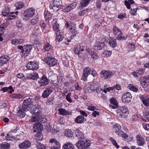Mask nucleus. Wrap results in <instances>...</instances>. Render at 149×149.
<instances>
[{
  "label": "nucleus",
  "mask_w": 149,
  "mask_h": 149,
  "mask_svg": "<svg viewBox=\"0 0 149 149\" xmlns=\"http://www.w3.org/2000/svg\"><path fill=\"white\" fill-rule=\"evenodd\" d=\"M90 145V141L85 139L79 140L75 144V146L79 149H88Z\"/></svg>",
  "instance_id": "f257e3e1"
},
{
  "label": "nucleus",
  "mask_w": 149,
  "mask_h": 149,
  "mask_svg": "<svg viewBox=\"0 0 149 149\" xmlns=\"http://www.w3.org/2000/svg\"><path fill=\"white\" fill-rule=\"evenodd\" d=\"M128 109L125 106L120 107L117 110V116L120 118H125L129 114Z\"/></svg>",
  "instance_id": "f03ea898"
},
{
  "label": "nucleus",
  "mask_w": 149,
  "mask_h": 149,
  "mask_svg": "<svg viewBox=\"0 0 149 149\" xmlns=\"http://www.w3.org/2000/svg\"><path fill=\"white\" fill-rule=\"evenodd\" d=\"M121 127L119 124H116L113 126V131H114L119 136L125 139L128 137L127 134L120 130Z\"/></svg>",
  "instance_id": "7ed1b4c3"
},
{
  "label": "nucleus",
  "mask_w": 149,
  "mask_h": 149,
  "mask_svg": "<svg viewBox=\"0 0 149 149\" xmlns=\"http://www.w3.org/2000/svg\"><path fill=\"white\" fill-rule=\"evenodd\" d=\"M50 53H47V56L45 59L44 61L49 65H54L57 63V60L54 58L50 56Z\"/></svg>",
  "instance_id": "20e7f679"
},
{
  "label": "nucleus",
  "mask_w": 149,
  "mask_h": 149,
  "mask_svg": "<svg viewBox=\"0 0 149 149\" xmlns=\"http://www.w3.org/2000/svg\"><path fill=\"white\" fill-rule=\"evenodd\" d=\"M24 47L23 51H22L20 52V55L21 56L25 58L29 54L32 47L31 45H24Z\"/></svg>",
  "instance_id": "39448f33"
},
{
  "label": "nucleus",
  "mask_w": 149,
  "mask_h": 149,
  "mask_svg": "<svg viewBox=\"0 0 149 149\" xmlns=\"http://www.w3.org/2000/svg\"><path fill=\"white\" fill-rule=\"evenodd\" d=\"M113 72L109 70H102L100 73L101 77L104 79H109L113 76Z\"/></svg>",
  "instance_id": "423d86ee"
},
{
  "label": "nucleus",
  "mask_w": 149,
  "mask_h": 149,
  "mask_svg": "<svg viewBox=\"0 0 149 149\" xmlns=\"http://www.w3.org/2000/svg\"><path fill=\"white\" fill-rule=\"evenodd\" d=\"M33 116L31 118V121L34 122H36L38 118H40V113L38 107H35L33 110Z\"/></svg>",
  "instance_id": "0eeeda50"
},
{
  "label": "nucleus",
  "mask_w": 149,
  "mask_h": 149,
  "mask_svg": "<svg viewBox=\"0 0 149 149\" xmlns=\"http://www.w3.org/2000/svg\"><path fill=\"white\" fill-rule=\"evenodd\" d=\"M106 39H103L100 41H96L94 46L95 50H100L102 49L105 46V40Z\"/></svg>",
  "instance_id": "6e6552de"
},
{
  "label": "nucleus",
  "mask_w": 149,
  "mask_h": 149,
  "mask_svg": "<svg viewBox=\"0 0 149 149\" xmlns=\"http://www.w3.org/2000/svg\"><path fill=\"white\" fill-rule=\"evenodd\" d=\"M33 105V101L31 99L29 98L25 100L23 102L22 108L26 111L29 110V108Z\"/></svg>",
  "instance_id": "1a4fd4ad"
},
{
  "label": "nucleus",
  "mask_w": 149,
  "mask_h": 149,
  "mask_svg": "<svg viewBox=\"0 0 149 149\" xmlns=\"http://www.w3.org/2000/svg\"><path fill=\"white\" fill-rule=\"evenodd\" d=\"M91 71V68L89 67H85L84 69L83 74L82 75L81 80L84 81L87 80V78L88 75L90 74Z\"/></svg>",
  "instance_id": "9d476101"
},
{
  "label": "nucleus",
  "mask_w": 149,
  "mask_h": 149,
  "mask_svg": "<svg viewBox=\"0 0 149 149\" xmlns=\"http://www.w3.org/2000/svg\"><path fill=\"white\" fill-rule=\"evenodd\" d=\"M62 3L61 0H54L53 2V9L55 11H58L61 7Z\"/></svg>",
  "instance_id": "9b49d317"
},
{
  "label": "nucleus",
  "mask_w": 149,
  "mask_h": 149,
  "mask_svg": "<svg viewBox=\"0 0 149 149\" xmlns=\"http://www.w3.org/2000/svg\"><path fill=\"white\" fill-rule=\"evenodd\" d=\"M26 67L28 69L35 70L38 68V65L36 62L31 61L28 63Z\"/></svg>",
  "instance_id": "f8f14e48"
},
{
  "label": "nucleus",
  "mask_w": 149,
  "mask_h": 149,
  "mask_svg": "<svg viewBox=\"0 0 149 149\" xmlns=\"http://www.w3.org/2000/svg\"><path fill=\"white\" fill-rule=\"evenodd\" d=\"M136 143L139 146H142L145 143V140L140 134H138L136 136Z\"/></svg>",
  "instance_id": "ddd939ff"
},
{
  "label": "nucleus",
  "mask_w": 149,
  "mask_h": 149,
  "mask_svg": "<svg viewBox=\"0 0 149 149\" xmlns=\"http://www.w3.org/2000/svg\"><path fill=\"white\" fill-rule=\"evenodd\" d=\"M35 10L33 8H29L26 10L24 13V15L25 17H31L35 14Z\"/></svg>",
  "instance_id": "4468645a"
},
{
  "label": "nucleus",
  "mask_w": 149,
  "mask_h": 149,
  "mask_svg": "<svg viewBox=\"0 0 149 149\" xmlns=\"http://www.w3.org/2000/svg\"><path fill=\"white\" fill-rule=\"evenodd\" d=\"M75 137L79 140H81L85 138L84 136L83 132L79 130H76L74 131Z\"/></svg>",
  "instance_id": "2eb2a0df"
},
{
  "label": "nucleus",
  "mask_w": 149,
  "mask_h": 149,
  "mask_svg": "<svg viewBox=\"0 0 149 149\" xmlns=\"http://www.w3.org/2000/svg\"><path fill=\"white\" fill-rule=\"evenodd\" d=\"M140 97L143 104L146 107H148L149 106V98L144 94L141 95Z\"/></svg>",
  "instance_id": "dca6fc26"
},
{
  "label": "nucleus",
  "mask_w": 149,
  "mask_h": 149,
  "mask_svg": "<svg viewBox=\"0 0 149 149\" xmlns=\"http://www.w3.org/2000/svg\"><path fill=\"white\" fill-rule=\"evenodd\" d=\"M132 96L129 92L125 93L123 95L122 99L123 101L125 102H129L131 101Z\"/></svg>",
  "instance_id": "f3484780"
},
{
  "label": "nucleus",
  "mask_w": 149,
  "mask_h": 149,
  "mask_svg": "<svg viewBox=\"0 0 149 149\" xmlns=\"http://www.w3.org/2000/svg\"><path fill=\"white\" fill-rule=\"evenodd\" d=\"M110 102L111 104L110 105V107L111 108L113 109H115L118 108V104L115 98L112 97L110 98Z\"/></svg>",
  "instance_id": "a211bd4d"
},
{
  "label": "nucleus",
  "mask_w": 149,
  "mask_h": 149,
  "mask_svg": "<svg viewBox=\"0 0 149 149\" xmlns=\"http://www.w3.org/2000/svg\"><path fill=\"white\" fill-rule=\"evenodd\" d=\"M30 146V142L29 141L26 140L23 143H20L19 147L20 148L24 149L29 148Z\"/></svg>",
  "instance_id": "6ab92c4d"
},
{
  "label": "nucleus",
  "mask_w": 149,
  "mask_h": 149,
  "mask_svg": "<svg viewBox=\"0 0 149 149\" xmlns=\"http://www.w3.org/2000/svg\"><path fill=\"white\" fill-rule=\"evenodd\" d=\"M38 82L39 85L41 86L47 85L48 83L47 78L45 76H43L42 78Z\"/></svg>",
  "instance_id": "aec40b11"
},
{
  "label": "nucleus",
  "mask_w": 149,
  "mask_h": 149,
  "mask_svg": "<svg viewBox=\"0 0 149 149\" xmlns=\"http://www.w3.org/2000/svg\"><path fill=\"white\" fill-rule=\"evenodd\" d=\"M9 59V57L7 56H4L0 57V67L6 63Z\"/></svg>",
  "instance_id": "412c9836"
},
{
  "label": "nucleus",
  "mask_w": 149,
  "mask_h": 149,
  "mask_svg": "<svg viewBox=\"0 0 149 149\" xmlns=\"http://www.w3.org/2000/svg\"><path fill=\"white\" fill-rule=\"evenodd\" d=\"M24 40L23 39L18 38L12 40L11 43L12 44L16 45L19 44H21L24 42Z\"/></svg>",
  "instance_id": "4be33fe9"
},
{
  "label": "nucleus",
  "mask_w": 149,
  "mask_h": 149,
  "mask_svg": "<svg viewBox=\"0 0 149 149\" xmlns=\"http://www.w3.org/2000/svg\"><path fill=\"white\" fill-rule=\"evenodd\" d=\"M64 38V35L63 32L60 31L56 33V40L59 42L62 40Z\"/></svg>",
  "instance_id": "5701e85b"
},
{
  "label": "nucleus",
  "mask_w": 149,
  "mask_h": 149,
  "mask_svg": "<svg viewBox=\"0 0 149 149\" xmlns=\"http://www.w3.org/2000/svg\"><path fill=\"white\" fill-rule=\"evenodd\" d=\"M74 145L70 142L64 144L62 147V149H74Z\"/></svg>",
  "instance_id": "b1692460"
},
{
  "label": "nucleus",
  "mask_w": 149,
  "mask_h": 149,
  "mask_svg": "<svg viewBox=\"0 0 149 149\" xmlns=\"http://www.w3.org/2000/svg\"><path fill=\"white\" fill-rule=\"evenodd\" d=\"M43 128V126L40 123H35V125L33 126L34 132H38L41 131Z\"/></svg>",
  "instance_id": "393cba45"
},
{
  "label": "nucleus",
  "mask_w": 149,
  "mask_h": 149,
  "mask_svg": "<svg viewBox=\"0 0 149 149\" xmlns=\"http://www.w3.org/2000/svg\"><path fill=\"white\" fill-rule=\"evenodd\" d=\"M52 92L51 89L47 88L43 93L42 96L44 98H47Z\"/></svg>",
  "instance_id": "a878e982"
},
{
  "label": "nucleus",
  "mask_w": 149,
  "mask_h": 149,
  "mask_svg": "<svg viewBox=\"0 0 149 149\" xmlns=\"http://www.w3.org/2000/svg\"><path fill=\"white\" fill-rule=\"evenodd\" d=\"M82 44H80L79 47H76L74 48V52L76 54L80 55L81 53V52L84 51V49L81 47V45Z\"/></svg>",
  "instance_id": "bb28decb"
},
{
  "label": "nucleus",
  "mask_w": 149,
  "mask_h": 149,
  "mask_svg": "<svg viewBox=\"0 0 149 149\" xmlns=\"http://www.w3.org/2000/svg\"><path fill=\"white\" fill-rule=\"evenodd\" d=\"M9 25V23L7 20L4 22L1 25H0V30L2 32H4L6 31L5 28L6 27Z\"/></svg>",
  "instance_id": "cd10ccee"
},
{
  "label": "nucleus",
  "mask_w": 149,
  "mask_h": 149,
  "mask_svg": "<svg viewBox=\"0 0 149 149\" xmlns=\"http://www.w3.org/2000/svg\"><path fill=\"white\" fill-rule=\"evenodd\" d=\"M75 26V24L73 23H70L69 24L68 23L66 22L65 24L66 27L68 28L70 31L73 29H75L76 27Z\"/></svg>",
  "instance_id": "c85d7f7f"
},
{
  "label": "nucleus",
  "mask_w": 149,
  "mask_h": 149,
  "mask_svg": "<svg viewBox=\"0 0 149 149\" xmlns=\"http://www.w3.org/2000/svg\"><path fill=\"white\" fill-rule=\"evenodd\" d=\"M84 120V118L83 116H78L75 119V122L77 123H82Z\"/></svg>",
  "instance_id": "c756f323"
},
{
  "label": "nucleus",
  "mask_w": 149,
  "mask_h": 149,
  "mask_svg": "<svg viewBox=\"0 0 149 149\" xmlns=\"http://www.w3.org/2000/svg\"><path fill=\"white\" fill-rule=\"evenodd\" d=\"M59 114L65 116L68 115L69 114V112L65 109L60 108L58 109Z\"/></svg>",
  "instance_id": "7c9ffc66"
},
{
  "label": "nucleus",
  "mask_w": 149,
  "mask_h": 149,
  "mask_svg": "<svg viewBox=\"0 0 149 149\" xmlns=\"http://www.w3.org/2000/svg\"><path fill=\"white\" fill-rule=\"evenodd\" d=\"M124 3L127 8L128 9H130L131 8L130 5L134 4V2L132 0H125Z\"/></svg>",
  "instance_id": "2f4dec72"
},
{
  "label": "nucleus",
  "mask_w": 149,
  "mask_h": 149,
  "mask_svg": "<svg viewBox=\"0 0 149 149\" xmlns=\"http://www.w3.org/2000/svg\"><path fill=\"white\" fill-rule=\"evenodd\" d=\"M148 81H147L144 78H143V79H141L140 81V84L143 88H146L148 86Z\"/></svg>",
  "instance_id": "473e14b6"
},
{
  "label": "nucleus",
  "mask_w": 149,
  "mask_h": 149,
  "mask_svg": "<svg viewBox=\"0 0 149 149\" xmlns=\"http://www.w3.org/2000/svg\"><path fill=\"white\" fill-rule=\"evenodd\" d=\"M90 0H82L80 2L79 7H84L86 6L90 1Z\"/></svg>",
  "instance_id": "72a5a7b5"
},
{
  "label": "nucleus",
  "mask_w": 149,
  "mask_h": 149,
  "mask_svg": "<svg viewBox=\"0 0 149 149\" xmlns=\"http://www.w3.org/2000/svg\"><path fill=\"white\" fill-rule=\"evenodd\" d=\"M1 90L3 92H5L7 91H8V90H10L9 93H11L14 90L13 89V87L11 86H10L8 87H7L2 88Z\"/></svg>",
  "instance_id": "f704fd0d"
},
{
  "label": "nucleus",
  "mask_w": 149,
  "mask_h": 149,
  "mask_svg": "<svg viewBox=\"0 0 149 149\" xmlns=\"http://www.w3.org/2000/svg\"><path fill=\"white\" fill-rule=\"evenodd\" d=\"M127 36H123V33L119 34L117 35V36L116 37V39L118 40H126L127 38Z\"/></svg>",
  "instance_id": "c9c22d12"
},
{
  "label": "nucleus",
  "mask_w": 149,
  "mask_h": 149,
  "mask_svg": "<svg viewBox=\"0 0 149 149\" xmlns=\"http://www.w3.org/2000/svg\"><path fill=\"white\" fill-rule=\"evenodd\" d=\"M45 15V18L46 20H48L49 21L51 22L52 20H53L51 18V16L50 13L47 12L45 11L44 13Z\"/></svg>",
  "instance_id": "e433bc0d"
},
{
  "label": "nucleus",
  "mask_w": 149,
  "mask_h": 149,
  "mask_svg": "<svg viewBox=\"0 0 149 149\" xmlns=\"http://www.w3.org/2000/svg\"><path fill=\"white\" fill-rule=\"evenodd\" d=\"M55 21L54 22V21L53 20V28L55 32L58 33L60 31L59 29V25L58 24L55 23Z\"/></svg>",
  "instance_id": "4c0bfd02"
},
{
  "label": "nucleus",
  "mask_w": 149,
  "mask_h": 149,
  "mask_svg": "<svg viewBox=\"0 0 149 149\" xmlns=\"http://www.w3.org/2000/svg\"><path fill=\"white\" fill-rule=\"evenodd\" d=\"M65 135L68 137H72L73 135V133L71 130L66 129L65 130Z\"/></svg>",
  "instance_id": "58836bf2"
},
{
  "label": "nucleus",
  "mask_w": 149,
  "mask_h": 149,
  "mask_svg": "<svg viewBox=\"0 0 149 149\" xmlns=\"http://www.w3.org/2000/svg\"><path fill=\"white\" fill-rule=\"evenodd\" d=\"M24 111H26L22 108V109L19 110L18 112V115L19 116V117L21 118H23L25 115V113Z\"/></svg>",
  "instance_id": "ea45409f"
},
{
  "label": "nucleus",
  "mask_w": 149,
  "mask_h": 149,
  "mask_svg": "<svg viewBox=\"0 0 149 149\" xmlns=\"http://www.w3.org/2000/svg\"><path fill=\"white\" fill-rule=\"evenodd\" d=\"M145 116L144 118H142V120L145 122L149 121V111H146L145 113Z\"/></svg>",
  "instance_id": "a19ab883"
},
{
  "label": "nucleus",
  "mask_w": 149,
  "mask_h": 149,
  "mask_svg": "<svg viewBox=\"0 0 149 149\" xmlns=\"http://www.w3.org/2000/svg\"><path fill=\"white\" fill-rule=\"evenodd\" d=\"M127 88L134 92H137L138 91V88L135 87L134 85L132 84L128 85Z\"/></svg>",
  "instance_id": "79ce46f5"
},
{
  "label": "nucleus",
  "mask_w": 149,
  "mask_h": 149,
  "mask_svg": "<svg viewBox=\"0 0 149 149\" xmlns=\"http://www.w3.org/2000/svg\"><path fill=\"white\" fill-rule=\"evenodd\" d=\"M113 31L115 35H118L120 33H121V31L118 28L116 27V26H114L113 28Z\"/></svg>",
  "instance_id": "37998d69"
},
{
  "label": "nucleus",
  "mask_w": 149,
  "mask_h": 149,
  "mask_svg": "<svg viewBox=\"0 0 149 149\" xmlns=\"http://www.w3.org/2000/svg\"><path fill=\"white\" fill-rule=\"evenodd\" d=\"M15 6L17 9H19L22 8L24 6L23 2H19L16 3Z\"/></svg>",
  "instance_id": "c03bdc74"
},
{
  "label": "nucleus",
  "mask_w": 149,
  "mask_h": 149,
  "mask_svg": "<svg viewBox=\"0 0 149 149\" xmlns=\"http://www.w3.org/2000/svg\"><path fill=\"white\" fill-rule=\"evenodd\" d=\"M49 142L51 143H54L55 144L58 146V148L60 147V145L59 142L54 139H50Z\"/></svg>",
  "instance_id": "a18cd8bd"
},
{
  "label": "nucleus",
  "mask_w": 149,
  "mask_h": 149,
  "mask_svg": "<svg viewBox=\"0 0 149 149\" xmlns=\"http://www.w3.org/2000/svg\"><path fill=\"white\" fill-rule=\"evenodd\" d=\"M84 89V92L86 93H90L92 91L87 84L85 85Z\"/></svg>",
  "instance_id": "49530a36"
},
{
  "label": "nucleus",
  "mask_w": 149,
  "mask_h": 149,
  "mask_svg": "<svg viewBox=\"0 0 149 149\" xmlns=\"http://www.w3.org/2000/svg\"><path fill=\"white\" fill-rule=\"evenodd\" d=\"M23 96V95L16 94H13L11 95V96L12 98L16 99L20 98Z\"/></svg>",
  "instance_id": "de8ad7c7"
},
{
  "label": "nucleus",
  "mask_w": 149,
  "mask_h": 149,
  "mask_svg": "<svg viewBox=\"0 0 149 149\" xmlns=\"http://www.w3.org/2000/svg\"><path fill=\"white\" fill-rule=\"evenodd\" d=\"M110 140L113 145H114L117 148H119V146L118 145L116 141L113 137H111L110 138Z\"/></svg>",
  "instance_id": "09e8293b"
},
{
  "label": "nucleus",
  "mask_w": 149,
  "mask_h": 149,
  "mask_svg": "<svg viewBox=\"0 0 149 149\" xmlns=\"http://www.w3.org/2000/svg\"><path fill=\"white\" fill-rule=\"evenodd\" d=\"M109 44L110 46L112 47H114L116 46V43L112 38H111L109 40Z\"/></svg>",
  "instance_id": "8fccbe9b"
},
{
  "label": "nucleus",
  "mask_w": 149,
  "mask_h": 149,
  "mask_svg": "<svg viewBox=\"0 0 149 149\" xmlns=\"http://www.w3.org/2000/svg\"><path fill=\"white\" fill-rule=\"evenodd\" d=\"M71 95V93H68L66 96V99L67 101L71 103L72 102V100L70 96Z\"/></svg>",
  "instance_id": "3c124183"
},
{
  "label": "nucleus",
  "mask_w": 149,
  "mask_h": 149,
  "mask_svg": "<svg viewBox=\"0 0 149 149\" xmlns=\"http://www.w3.org/2000/svg\"><path fill=\"white\" fill-rule=\"evenodd\" d=\"M72 39V38L71 36H70V37L68 38L66 37L65 38L63 43H64L66 45H68L69 44V42H70Z\"/></svg>",
  "instance_id": "603ef678"
},
{
  "label": "nucleus",
  "mask_w": 149,
  "mask_h": 149,
  "mask_svg": "<svg viewBox=\"0 0 149 149\" xmlns=\"http://www.w3.org/2000/svg\"><path fill=\"white\" fill-rule=\"evenodd\" d=\"M38 17H34L31 21V23L33 25H34L37 24L38 22Z\"/></svg>",
  "instance_id": "864d4df0"
},
{
  "label": "nucleus",
  "mask_w": 149,
  "mask_h": 149,
  "mask_svg": "<svg viewBox=\"0 0 149 149\" xmlns=\"http://www.w3.org/2000/svg\"><path fill=\"white\" fill-rule=\"evenodd\" d=\"M6 140L8 141H12L15 139L14 137L11 136V135H9L8 134L6 136Z\"/></svg>",
  "instance_id": "5fc2aeb1"
},
{
  "label": "nucleus",
  "mask_w": 149,
  "mask_h": 149,
  "mask_svg": "<svg viewBox=\"0 0 149 149\" xmlns=\"http://www.w3.org/2000/svg\"><path fill=\"white\" fill-rule=\"evenodd\" d=\"M17 77L19 79H21L22 80H24L25 79V77L24 74L22 73H19L17 75Z\"/></svg>",
  "instance_id": "6e6d98bb"
},
{
  "label": "nucleus",
  "mask_w": 149,
  "mask_h": 149,
  "mask_svg": "<svg viewBox=\"0 0 149 149\" xmlns=\"http://www.w3.org/2000/svg\"><path fill=\"white\" fill-rule=\"evenodd\" d=\"M128 47L130 50L131 51L134 50L135 49L134 43H131L128 45Z\"/></svg>",
  "instance_id": "4d7b16f0"
},
{
  "label": "nucleus",
  "mask_w": 149,
  "mask_h": 149,
  "mask_svg": "<svg viewBox=\"0 0 149 149\" xmlns=\"http://www.w3.org/2000/svg\"><path fill=\"white\" fill-rule=\"evenodd\" d=\"M9 11L8 10H3L2 12V14L3 16H7L8 15L9 16Z\"/></svg>",
  "instance_id": "13d9d810"
},
{
  "label": "nucleus",
  "mask_w": 149,
  "mask_h": 149,
  "mask_svg": "<svg viewBox=\"0 0 149 149\" xmlns=\"http://www.w3.org/2000/svg\"><path fill=\"white\" fill-rule=\"evenodd\" d=\"M32 79L34 80L37 79L39 77L38 75V73L36 72L31 73Z\"/></svg>",
  "instance_id": "bf43d9fd"
},
{
  "label": "nucleus",
  "mask_w": 149,
  "mask_h": 149,
  "mask_svg": "<svg viewBox=\"0 0 149 149\" xmlns=\"http://www.w3.org/2000/svg\"><path fill=\"white\" fill-rule=\"evenodd\" d=\"M138 8L132 9L130 11V13L133 15H136L137 14L136 12Z\"/></svg>",
  "instance_id": "052dcab7"
},
{
  "label": "nucleus",
  "mask_w": 149,
  "mask_h": 149,
  "mask_svg": "<svg viewBox=\"0 0 149 149\" xmlns=\"http://www.w3.org/2000/svg\"><path fill=\"white\" fill-rule=\"evenodd\" d=\"M37 149H46L44 145L40 143H38L37 145Z\"/></svg>",
  "instance_id": "680f3d73"
},
{
  "label": "nucleus",
  "mask_w": 149,
  "mask_h": 149,
  "mask_svg": "<svg viewBox=\"0 0 149 149\" xmlns=\"http://www.w3.org/2000/svg\"><path fill=\"white\" fill-rule=\"evenodd\" d=\"M87 84L92 91L94 90L95 87L94 86L93 83L91 82Z\"/></svg>",
  "instance_id": "e2e57ef3"
},
{
  "label": "nucleus",
  "mask_w": 149,
  "mask_h": 149,
  "mask_svg": "<svg viewBox=\"0 0 149 149\" xmlns=\"http://www.w3.org/2000/svg\"><path fill=\"white\" fill-rule=\"evenodd\" d=\"M111 52L108 51H105L103 53V54H105L107 57L110 56L111 54Z\"/></svg>",
  "instance_id": "0e129e2a"
},
{
  "label": "nucleus",
  "mask_w": 149,
  "mask_h": 149,
  "mask_svg": "<svg viewBox=\"0 0 149 149\" xmlns=\"http://www.w3.org/2000/svg\"><path fill=\"white\" fill-rule=\"evenodd\" d=\"M2 149H8L10 148V146L8 144L1 145Z\"/></svg>",
  "instance_id": "69168bd1"
},
{
  "label": "nucleus",
  "mask_w": 149,
  "mask_h": 149,
  "mask_svg": "<svg viewBox=\"0 0 149 149\" xmlns=\"http://www.w3.org/2000/svg\"><path fill=\"white\" fill-rule=\"evenodd\" d=\"M71 33L74 36H76L78 33V32L76 28L73 29L70 31Z\"/></svg>",
  "instance_id": "338daca9"
},
{
  "label": "nucleus",
  "mask_w": 149,
  "mask_h": 149,
  "mask_svg": "<svg viewBox=\"0 0 149 149\" xmlns=\"http://www.w3.org/2000/svg\"><path fill=\"white\" fill-rule=\"evenodd\" d=\"M142 125L143 128L145 130L149 131V124L146 123H143Z\"/></svg>",
  "instance_id": "774afa93"
}]
</instances>
